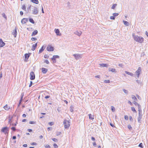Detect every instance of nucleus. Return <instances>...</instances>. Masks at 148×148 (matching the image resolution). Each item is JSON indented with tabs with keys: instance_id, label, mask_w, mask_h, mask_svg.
I'll use <instances>...</instances> for the list:
<instances>
[{
	"instance_id": "f257e3e1",
	"label": "nucleus",
	"mask_w": 148,
	"mask_h": 148,
	"mask_svg": "<svg viewBox=\"0 0 148 148\" xmlns=\"http://www.w3.org/2000/svg\"><path fill=\"white\" fill-rule=\"evenodd\" d=\"M132 36L134 40L137 42L141 43L144 40V38L143 37L139 36L137 35H135L134 34H133Z\"/></svg>"
},
{
	"instance_id": "f03ea898",
	"label": "nucleus",
	"mask_w": 148,
	"mask_h": 148,
	"mask_svg": "<svg viewBox=\"0 0 148 148\" xmlns=\"http://www.w3.org/2000/svg\"><path fill=\"white\" fill-rule=\"evenodd\" d=\"M63 124L65 129H68L70 126V122L65 119L64 120Z\"/></svg>"
},
{
	"instance_id": "7ed1b4c3",
	"label": "nucleus",
	"mask_w": 148,
	"mask_h": 148,
	"mask_svg": "<svg viewBox=\"0 0 148 148\" xmlns=\"http://www.w3.org/2000/svg\"><path fill=\"white\" fill-rule=\"evenodd\" d=\"M9 128L8 127H5L2 128L1 131L4 133L5 134H7V135H8L9 131Z\"/></svg>"
},
{
	"instance_id": "20e7f679",
	"label": "nucleus",
	"mask_w": 148,
	"mask_h": 148,
	"mask_svg": "<svg viewBox=\"0 0 148 148\" xmlns=\"http://www.w3.org/2000/svg\"><path fill=\"white\" fill-rule=\"evenodd\" d=\"M38 12V8L35 7H34L32 10V14H37Z\"/></svg>"
},
{
	"instance_id": "39448f33",
	"label": "nucleus",
	"mask_w": 148,
	"mask_h": 148,
	"mask_svg": "<svg viewBox=\"0 0 148 148\" xmlns=\"http://www.w3.org/2000/svg\"><path fill=\"white\" fill-rule=\"evenodd\" d=\"M141 72V68L140 67H139L138 70L136 71L135 73L137 76V77L138 78L139 75Z\"/></svg>"
},
{
	"instance_id": "423d86ee",
	"label": "nucleus",
	"mask_w": 148,
	"mask_h": 148,
	"mask_svg": "<svg viewBox=\"0 0 148 148\" xmlns=\"http://www.w3.org/2000/svg\"><path fill=\"white\" fill-rule=\"evenodd\" d=\"M73 56L76 60H78L82 58V55L81 54H75L73 55Z\"/></svg>"
},
{
	"instance_id": "0eeeda50",
	"label": "nucleus",
	"mask_w": 148,
	"mask_h": 148,
	"mask_svg": "<svg viewBox=\"0 0 148 148\" xmlns=\"http://www.w3.org/2000/svg\"><path fill=\"white\" fill-rule=\"evenodd\" d=\"M35 77L34 73L33 71L31 72L30 73V79L32 80H34L35 79Z\"/></svg>"
},
{
	"instance_id": "6e6552de",
	"label": "nucleus",
	"mask_w": 148,
	"mask_h": 148,
	"mask_svg": "<svg viewBox=\"0 0 148 148\" xmlns=\"http://www.w3.org/2000/svg\"><path fill=\"white\" fill-rule=\"evenodd\" d=\"M46 49L48 51H53L54 50V48L51 45H48Z\"/></svg>"
},
{
	"instance_id": "1a4fd4ad",
	"label": "nucleus",
	"mask_w": 148,
	"mask_h": 148,
	"mask_svg": "<svg viewBox=\"0 0 148 148\" xmlns=\"http://www.w3.org/2000/svg\"><path fill=\"white\" fill-rule=\"evenodd\" d=\"M31 53H26L25 55V61L27 62L28 59L30 56Z\"/></svg>"
},
{
	"instance_id": "9d476101",
	"label": "nucleus",
	"mask_w": 148,
	"mask_h": 148,
	"mask_svg": "<svg viewBox=\"0 0 148 148\" xmlns=\"http://www.w3.org/2000/svg\"><path fill=\"white\" fill-rule=\"evenodd\" d=\"M59 58V56L58 55H54L53 56V57L51 58V59L53 61V62L55 63L56 62V59Z\"/></svg>"
},
{
	"instance_id": "9b49d317",
	"label": "nucleus",
	"mask_w": 148,
	"mask_h": 148,
	"mask_svg": "<svg viewBox=\"0 0 148 148\" xmlns=\"http://www.w3.org/2000/svg\"><path fill=\"white\" fill-rule=\"evenodd\" d=\"M5 45V43L3 42L1 38L0 39V47H3Z\"/></svg>"
},
{
	"instance_id": "f8f14e48",
	"label": "nucleus",
	"mask_w": 148,
	"mask_h": 148,
	"mask_svg": "<svg viewBox=\"0 0 148 148\" xmlns=\"http://www.w3.org/2000/svg\"><path fill=\"white\" fill-rule=\"evenodd\" d=\"M28 21V19L26 18H23L21 21V22L23 24H25Z\"/></svg>"
},
{
	"instance_id": "ddd939ff",
	"label": "nucleus",
	"mask_w": 148,
	"mask_h": 148,
	"mask_svg": "<svg viewBox=\"0 0 148 148\" xmlns=\"http://www.w3.org/2000/svg\"><path fill=\"white\" fill-rule=\"evenodd\" d=\"M74 34L79 36H80L82 34V32L81 31H76L74 32Z\"/></svg>"
},
{
	"instance_id": "4468645a",
	"label": "nucleus",
	"mask_w": 148,
	"mask_h": 148,
	"mask_svg": "<svg viewBox=\"0 0 148 148\" xmlns=\"http://www.w3.org/2000/svg\"><path fill=\"white\" fill-rule=\"evenodd\" d=\"M37 43H38V42H36L35 44H33L32 45V51H34L35 49L36 48L37 46Z\"/></svg>"
},
{
	"instance_id": "2eb2a0df",
	"label": "nucleus",
	"mask_w": 148,
	"mask_h": 148,
	"mask_svg": "<svg viewBox=\"0 0 148 148\" xmlns=\"http://www.w3.org/2000/svg\"><path fill=\"white\" fill-rule=\"evenodd\" d=\"M108 71H111L112 73H116V69L114 68H109L108 69Z\"/></svg>"
},
{
	"instance_id": "dca6fc26",
	"label": "nucleus",
	"mask_w": 148,
	"mask_h": 148,
	"mask_svg": "<svg viewBox=\"0 0 148 148\" xmlns=\"http://www.w3.org/2000/svg\"><path fill=\"white\" fill-rule=\"evenodd\" d=\"M55 32L56 34L57 35L60 36L61 35V34H59L60 33V31L58 29H55Z\"/></svg>"
},
{
	"instance_id": "f3484780",
	"label": "nucleus",
	"mask_w": 148,
	"mask_h": 148,
	"mask_svg": "<svg viewBox=\"0 0 148 148\" xmlns=\"http://www.w3.org/2000/svg\"><path fill=\"white\" fill-rule=\"evenodd\" d=\"M48 71V69L46 68H42V72L44 74L46 73Z\"/></svg>"
},
{
	"instance_id": "a211bd4d",
	"label": "nucleus",
	"mask_w": 148,
	"mask_h": 148,
	"mask_svg": "<svg viewBox=\"0 0 148 148\" xmlns=\"http://www.w3.org/2000/svg\"><path fill=\"white\" fill-rule=\"evenodd\" d=\"M133 103L136 105V106H138V108H141V106L138 103L136 102L135 101H134L133 102Z\"/></svg>"
},
{
	"instance_id": "6ab92c4d",
	"label": "nucleus",
	"mask_w": 148,
	"mask_h": 148,
	"mask_svg": "<svg viewBox=\"0 0 148 148\" xmlns=\"http://www.w3.org/2000/svg\"><path fill=\"white\" fill-rule=\"evenodd\" d=\"M138 111H139L138 116H142V112L141 108L138 109Z\"/></svg>"
},
{
	"instance_id": "aec40b11",
	"label": "nucleus",
	"mask_w": 148,
	"mask_h": 148,
	"mask_svg": "<svg viewBox=\"0 0 148 148\" xmlns=\"http://www.w3.org/2000/svg\"><path fill=\"white\" fill-rule=\"evenodd\" d=\"M3 108L6 110H8L10 108V107L8 106L7 104L3 107Z\"/></svg>"
},
{
	"instance_id": "412c9836",
	"label": "nucleus",
	"mask_w": 148,
	"mask_h": 148,
	"mask_svg": "<svg viewBox=\"0 0 148 148\" xmlns=\"http://www.w3.org/2000/svg\"><path fill=\"white\" fill-rule=\"evenodd\" d=\"M38 32L37 30H35L33 32L32 34V36H35L38 34Z\"/></svg>"
},
{
	"instance_id": "4be33fe9",
	"label": "nucleus",
	"mask_w": 148,
	"mask_h": 148,
	"mask_svg": "<svg viewBox=\"0 0 148 148\" xmlns=\"http://www.w3.org/2000/svg\"><path fill=\"white\" fill-rule=\"evenodd\" d=\"M99 65L102 67H108L109 66L108 64H100Z\"/></svg>"
},
{
	"instance_id": "5701e85b",
	"label": "nucleus",
	"mask_w": 148,
	"mask_h": 148,
	"mask_svg": "<svg viewBox=\"0 0 148 148\" xmlns=\"http://www.w3.org/2000/svg\"><path fill=\"white\" fill-rule=\"evenodd\" d=\"M89 119L90 120H93L94 119V116L92 115L91 114H88Z\"/></svg>"
},
{
	"instance_id": "b1692460",
	"label": "nucleus",
	"mask_w": 148,
	"mask_h": 148,
	"mask_svg": "<svg viewBox=\"0 0 148 148\" xmlns=\"http://www.w3.org/2000/svg\"><path fill=\"white\" fill-rule=\"evenodd\" d=\"M125 73L126 74H127L129 75H130L131 76H133L134 74L130 72H129L126 71H125Z\"/></svg>"
},
{
	"instance_id": "393cba45",
	"label": "nucleus",
	"mask_w": 148,
	"mask_h": 148,
	"mask_svg": "<svg viewBox=\"0 0 148 148\" xmlns=\"http://www.w3.org/2000/svg\"><path fill=\"white\" fill-rule=\"evenodd\" d=\"M45 48H43V46H42L41 49L39 50L38 53L40 54L44 50Z\"/></svg>"
},
{
	"instance_id": "a878e982",
	"label": "nucleus",
	"mask_w": 148,
	"mask_h": 148,
	"mask_svg": "<svg viewBox=\"0 0 148 148\" xmlns=\"http://www.w3.org/2000/svg\"><path fill=\"white\" fill-rule=\"evenodd\" d=\"M142 116H138V123H140L141 122V119H142Z\"/></svg>"
},
{
	"instance_id": "bb28decb",
	"label": "nucleus",
	"mask_w": 148,
	"mask_h": 148,
	"mask_svg": "<svg viewBox=\"0 0 148 148\" xmlns=\"http://www.w3.org/2000/svg\"><path fill=\"white\" fill-rule=\"evenodd\" d=\"M29 21L30 23H32V24L34 23H35L34 21L32 18H29Z\"/></svg>"
},
{
	"instance_id": "cd10ccee",
	"label": "nucleus",
	"mask_w": 148,
	"mask_h": 148,
	"mask_svg": "<svg viewBox=\"0 0 148 148\" xmlns=\"http://www.w3.org/2000/svg\"><path fill=\"white\" fill-rule=\"evenodd\" d=\"M31 1L36 4H38V0H31Z\"/></svg>"
},
{
	"instance_id": "c85d7f7f",
	"label": "nucleus",
	"mask_w": 148,
	"mask_h": 148,
	"mask_svg": "<svg viewBox=\"0 0 148 148\" xmlns=\"http://www.w3.org/2000/svg\"><path fill=\"white\" fill-rule=\"evenodd\" d=\"M17 34V30L16 29L14 30V33L13 34V35L15 37H16V36Z\"/></svg>"
},
{
	"instance_id": "c756f323",
	"label": "nucleus",
	"mask_w": 148,
	"mask_h": 148,
	"mask_svg": "<svg viewBox=\"0 0 148 148\" xmlns=\"http://www.w3.org/2000/svg\"><path fill=\"white\" fill-rule=\"evenodd\" d=\"M123 22L125 25L127 26H128L129 25V23L128 22L126 21H123Z\"/></svg>"
},
{
	"instance_id": "7c9ffc66",
	"label": "nucleus",
	"mask_w": 148,
	"mask_h": 148,
	"mask_svg": "<svg viewBox=\"0 0 148 148\" xmlns=\"http://www.w3.org/2000/svg\"><path fill=\"white\" fill-rule=\"evenodd\" d=\"M132 99L134 100H136V101H137V99L135 97V96L133 95H132Z\"/></svg>"
},
{
	"instance_id": "2f4dec72",
	"label": "nucleus",
	"mask_w": 148,
	"mask_h": 148,
	"mask_svg": "<svg viewBox=\"0 0 148 148\" xmlns=\"http://www.w3.org/2000/svg\"><path fill=\"white\" fill-rule=\"evenodd\" d=\"M73 106H71L70 108V111L71 112H73Z\"/></svg>"
},
{
	"instance_id": "473e14b6",
	"label": "nucleus",
	"mask_w": 148,
	"mask_h": 148,
	"mask_svg": "<svg viewBox=\"0 0 148 148\" xmlns=\"http://www.w3.org/2000/svg\"><path fill=\"white\" fill-rule=\"evenodd\" d=\"M9 120L8 121L9 123L10 124V125L11 124V120L12 118V117L11 118H10V116L9 117Z\"/></svg>"
},
{
	"instance_id": "72a5a7b5",
	"label": "nucleus",
	"mask_w": 148,
	"mask_h": 148,
	"mask_svg": "<svg viewBox=\"0 0 148 148\" xmlns=\"http://www.w3.org/2000/svg\"><path fill=\"white\" fill-rule=\"evenodd\" d=\"M123 91L126 94H127L128 93V91L127 90H126L125 89H123Z\"/></svg>"
},
{
	"instance_id": "f704fd0d",
	"label": "nucleus",
	"mask_w": 148,
	"mask_h": 148,
	"mask_svg": "<svg viewBox=\"0 0 148 148\" xmlns=\"http://www.w3.org/2000/svg\"><path fill=\"white\" fill-rule=\"evenodd\" d=\"M22 9L26 11V6L25 5H22Z\"/></svg>"
},
{
	"instance_id": "c9c22d12",
	"label": "nucleus",
	"mask_w": 148,
	"mask_h": 148,
	"mask_svg": "<svg viewBox=\"0 0 148 148\" xmlns=\"http://www.w3.org/2000/svg\"><path fill=\"white\" fill-rule=\"evenodd\" d=\"M2 15L3 17L5 18L6 20L7 19V16L4 13H3L2 14Z\"/></svg>"
},
{
	"instance_id": "e433bc0d",
	"label": "nucleus",
	"mask_w": 148,
	"mask_h": 148,
	"mask_svg": "<svg viewBox=\"0 0 148 148\" xmlns=\"http://www.w3.org/2000/svg\"><path fill=\"white\" fill-rule=\"evenodd\" d=\"M104 82L106 83H109L110 82V81L109 80H105L104 81Z\"/></svg>"
},
{
	"instance_id": "4c0bfd02",
	"label": "nucleus",
	"mask_w": 148,
	"mask_h": 148,
	"mask_svg": "<svg viewBox=\"0 0 148 148\" xmlns=\"http://www.w3.org/2000/svg\"><path fill=\"white\" fill-rule=\"evenodd\" d=\"M138 147H140L141 148H143V144L142 143H140L138 145Z\"/></svg>"
},
{
	"instance_id": "58836bf2",
	"label": "nucleus",
	"mask_w": 148,
	"mask_h": 148,
	"mask_svg": "<svg viewBox=\"0 0 148 148\" xmlns=\"http://www.w3.org/2000/svg\"><path fill=\"white\" fill-rule=\"evenodd\" d=\"M116 5L117 4H113L111 7V8L112 9H114L115 8Z\"/></svg>"
},
{
	"instance_id": "ea45409f",
	"label": "nucleus",
	"mask_w": 148,
	"mask_h": 148,
	"mask_svg": "<svg viewBox=\"0 0 148 148\" xmlns=\"http://www.w3.org/2000/svg\"><path fill=\"white\" fill-rule=\"evenodd\" d=\"M119 13H114L112 14L113 16H114V17L118 16L119 15Z\"/></svg>"
},
{
	"instance_id": "a19ab883",
	"label": "nucleus",
	"mask_w": 148,
	"mask_h": 148,
	"mask_svg": "<svg viewBox=\"0 0 148 148\" xmlns=\"http://www.w3.org/2000/svg\"><path fill=\"white\" fill-rule=\"evenodd\" d=\"M31 5L29 4L28 5L27 8V9L28 11H29L30 9Z\"/></svg>"
},
{
	"instance_id": "79ce46f5",
	"label": "nucleus",
	"mask_w": 148,
	"mask_h": 148,
	"mask_svg": "<svg viewBox=\"0 0 148 148\" xmlns=\"http://www.w3.org/2000/svg\"><path fill=\"white\" fill-rule=\"evenodd\" d=\"M11 129L13 131H15L16 130L15 127H12L11 128Z\"/></svg>"
},
{
	"instance_id": "37998d69",
	"label": "nucleus",
	"mask_w": 148,
	"mask_h": 148,
	"mask_svg": "<svg viewBox=\"0 0 148 148\" xmlns=\"http://www.w3.org/2000/svg\"><path fill=\"white\" fill-rule=\"evenodd\" d=\"M131 110L134 112H136V111L134 107H131Z\"/></svg>"
},
{
	"instance_id": "c03bdc74",
	"label": "nucleus",
	"mask_w": 148,
	"mask_h": 148,
	"mask_svg": "<svg viewBox=\"0 0 148 148\" xmlns=\"http://www.w3.org/2000/svg\"><path fill=\"white\" fill-rule=\"evenodd\" d=\"M127 127L129 130H131L132 129V127L130 125H128Z\"/></svg>"
},
{
	"instance_id": "a18cd8bd",
	"label": "nucleus",
	"mask_w": 148,
	"mask_h": 148,
	"mask_svg": "<svg viewBox=\"0 0 148 148\" xmlns=\"http://www.w3.org/2000/svg\"><path fill=\"white\" fill-rule=\"evenodd\" d=\"M111 110L112 112H114L115 110V109L113 106H111Z\"/></svg>"
},
{
	"instance_id": "49530a36",
	"label": "nucleus",
	"mask_w": 148,
	"mask_h": 148,
	"mask_svg": "<svg viewBox=\"0 0 148 148\" xmlns=\"http://www.w3.org/2000/svg\"><path fill=\"white\" fill-rule=\"evenodd\" d=\"M24 95V92H22L21 94V98L23 99V97Z\"/></svg>"
},
{
	"instance_id": "de8ad7c7",
	"label": "nucleus",
	"mask_w": 148,
	"mask_h": 148,
	"mask_svg": "<svg viewBox=\"0 0 148 148\" xmlns=\"http://www.w3.org/2000/svg\"><path fill=\"white\" fill-rule=\"evenodd\" d=\"M36 122L35 121H30L29 122V123L30 124H36Z\"/></svg>"
},
{
	"instance_id": "09e8293b",
	"label": "nucleus",
	"mask_w": 148,
	"mask_h": 148,
	"mask_svg": "<svg viewBox=\"0 0 148 148\" xmlns=\"http://www.w3.org/2000/svg\"><path fill=\"white\" fill-rule=\"evenodd\" d=\"M53 146L55 148H58V146L56 144V143H54L53 144Z\"/></svg>"
},
{
	"instance_id": "8fccbe9b",
	"label": "nucleus",
	"mask_w": 148,
	"mask_h": 148,
	"mask_svg": "<svg viewBox=\"0 0 148 148\" xmlns=\"http://www.w3.org/2000/svg\"><path fill=\"white\" fill-rule=\"evenodd\" d=\"M44 62L46 63L47 64H49V62L48 60H45V61Z\"/></svg>"
},
{
	"instance_id": "3c124183",
	"label": "nucleus",
	"mask_w": 148,
	"mask_h": 148,
	"mask_svg": "<svg viewBox=\"0 0 148 148\" xmlns=\"http://www.w3.org/2000/svg\"><path fill=\"white\" fill-rule=\"evenodd\" d=\"M136 82L138 84H141V81L140 80H136Z\"/></svg>"
},
{
	"instance_id": "603ef678",
	"label": "nucleus",
	"mask_w": 148,
	"mask_h": 148,
	"mask_svg": "<svg viewBox=\"0 0 148 148\" xmlns=\"http://www.w3.org/2000/svg\"><path fill=\"white\" fill-rule=\"evenodd\" d=\"M46 148H50V146L48 145H47L45 146Z\"/></svg>"
},
{
	"instance_id": "864d4df0",
	"label": "nucleus",
	"mask_w": 148,
	"mask_h": 148,
	"mask_svg": "<svg viewBox=\"0 0 148 148\" xmlns=\"http://www.w3.org/2000/svg\"><path fill=\"white\" fill-rule=\"evenodd\" d=\"M52 139L53 141L55 142H56L58 141L57 139L55 138H52Z\"/></svg>"
},
{
	"instance_id": "5fc2aeb1",
	"label": "nucleus",
	"mask_w": 148,
	"mask_h": 148,
	"mask_svg": "<svg viewBox=\"0 0 148 148\" xmlns=\"http://www.w3.org/2000/svg\"><path fill=\"white\" fill-rule=\"evenodd\" d=\"M110 18L111 19L114 20L115 19V17H114V16H111L110 17Z\"/></svg>"
},
{
	"instance_id": "6e6d98bb",
	"label": "nucleus",
	"mask_w": 148,
	"mask_h": 148,
	"mask_svg": "<svg viewBox=\"0 0 148 148\" xmlns=\"http://www.w3.org/2000/svg\"><path fill=\"white\" fill-rule=\"evenodd\" d=\"M53 124L54 123L53 122H51L49 123V124L51 126H52L53 125Z\"/></svg>"
},
{
	"instance_id": "4d7b16f0",
	"label": "nucleus",
	"mask_w": 148,
	"mask_h": 148,
	"mask_svg": "<svg viewBox=\"0 0 148 148\" xmlns=\"http://www.w3.org/2000/svg\"><path fill=\"white\" fill-rule=\"evenodd\" d=\"M93 145L94 147H96L97 146V144L95 142H93Z\"/></svg>"
},
{
	"instance_id": "13d9d810",
	"label": "nucleus",
	"mask_w": 148,
	"mask_h": 148,
	"mask_svg": "<svg viewBox=\"0 0 148 148\" xmlns=\"http://www.w3.org/2000/svg\"><path fill=\"white\" fill-rule=\"evenodd\" d=\"M32 41L36 40H37V38H35L32 37L31 39Z\"/></svg>"
},
{
	"instance_id": "bf43d9fd",
	"label": "nucleus",
	"mask_w": 148,
	"mask_h": 148,
	"mask_svg": "<svg viewBox=\"0 0 148 148\" xmlns=\"http://www.w3.org/2000/svg\"><path fill=\"white\" fill-rule=\"evenodd\" d=\"M136 96L139 99H140V100L141 99L140 97L138 95H136Z\"/></svg>"
},
{
	"instance_id": "052dcab7",
	"label": "nucleus",
	"mask_w": 148,
	"mask_h": 148,
	"mask_svg": "<svg viewBox=\"0 0 148 148\" xmlns=\"http://www.w3.org/2000/svg\"><path fill=\"white\" fill-rule=\"evenodd\" d=\"M61 134V133L60 132H57L56 134V135L57 136H58L60 135Z\"/></svg>"
},
{
	"instance_id": "680f3d73",
	"label": "nucleus",
	"mask_w": 148,
	"mask_h": 148,
	"mask_svg": "<svg viewBox=\"0 0 148 148\" xmlns=\"http://www.w3.org/2000/svg\"><path fill=\"white\" fill-rule=\"evenodd\" d=\"M32 81H30V84H29V87H31L32 86Z\"/></svg>"
},
{
	"instance_id": "e2e57ef3",
	"label": "nucleus",
	"mask_w": 148,
	"mask_h": 148,
	"mask_svg": "<svg viewBox=\"0 0 148 148\" xmlns=\"http://www.w3.org/2000/svg\"><path fill=\"white\" fill-rule=\"evenodd\" d=\"M125 119V120H128V117L127 115H125L124 117Z\"/></svg>"
},
{
	"instance_id": "0e129e2a",
	"label": "nucleus",
	"mask_w": 148,
	"mask_h": 148,
	"mask_svg": "<svg viewBox=\"0 0 148 148\" xmlns=\"http://www.w3.org/2000/svg\"><path fill=\"white\" fill-rule=\"evenodd\" d=\"M110 125L112 127H115V126L112 123H111L110 124Z\"/></svg>"
},
{
	"instance_id": "69168bd1",
	"label": "nucleus",
	"mask_w": 148,
	"mask_h": 148,
	"mask_svg": "<svg viewBox=\"0 0 148 148\" xmlns=\"http://www.w3.org/2000/svg\"><path fill=\"white\" fill-rule=\"evenodd\" d=\"M50 97V96H49V95H47L45 97V98L46 99H47V98H49Z\"/></svg>"
},
{
	"instance_id": "338daca9",
	"label": "nucleus",
	"mask_w": 148,
	"mask_h": 148,
	"mask_svg": "<svg viewBox=\"0 0 148 148\" xmlns=\"http://www.w3.org/2000/svg\"><path fill=\"white\" fill-rule=\"evenodd\" d=\"M129 119L131 121H132L133 120L132 117L131 116L129 117Z\"/></svg>"
},
{
	"instance_id": "774afa93",
	"label": "nucleus",
	"mask_w": 148,
	"mask_h": 148,
	"mask_svg": "<svg viewBox=\"0 0 148 148\" xmlns=\"http://www.w3.org/2000/svg\"><path fill=\"white\" fill-rule=\"evenodd\" d=\"M57 110L58 111V112H60L61 111L60 109L59 108H57Z\"/></svg>"
}]
</instances>
